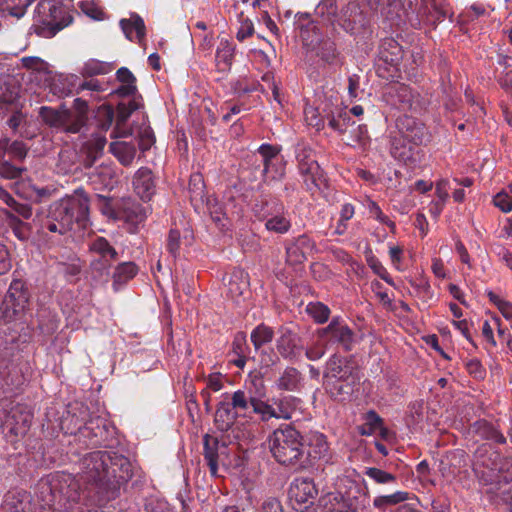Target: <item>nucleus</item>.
Returning a JSON list of instances; mask_svg holds the SVG:
<instances>
[{
	"label": "nucleus",
	"mask_w": 512,
	"mask_h": 512,
	"mask_svg": "<svg viewBox=\"0 0 512 512\" xmlns=\"http://www.w3.org/2000/svg\"><path fill=\"white\" fill-rule=\"evenodd\" d=\"M133 476L130 460L116 452L93 451L82 459L81 481L85 489L97 495V502H108L120 495V489Z\"/></svg>",
	"instance_id": "nucleus-1"
},
{
	"label": "nucleus",
	"mask_w": 512,
	"mask_h": 512,
	"mask_svg": "<svg viewBox=\"0 0 512 512\" xmlns=\"http://www.w3.org/2000/svg\"><path fill=\"white\" fill-rule=\"evenodd\" d=\"M37 493L42 506L54 512H73L78 506H86L80 503L85 490L81 488L79 480L73 474L64 471H57L42 478L37 485Z\"/></svg>",
	"instance_id": "nucleus-2"
},
{
	"label": "nucleus",
	"mask_w": 512,
	"mask_h": 512,
	"mask_svg": "<svg viewBox=\"0 0 512 512\" xmlns=\"http://www.w3.org/2000/svg\"><path fill=\"white\" fill-rule=\"evenodd\" d=\"M89 212V199L82 189H77L73 195L54 203L45 223V228L64 235L73 228L74 223L85 226Z\"/></svg>",
	"instance_id": "nucleus-3"
},
{
	"label": "nucleus",
	"mask_w": 512,
	"mask_h": 512,
	"mask_svg": "<svg viewBox=\"0 0 512 512\" xmlns=\"http://www.w3.org/2000/svg\"><path fill=\"white\" fill-rule=\"evenodd\" d=\"M323 379L327 391L334 398L346 400L353 394L360 377L352 360L333 354L325 363Z\"/></svg>",
	"instance_id": "nucleus-4"
},
{
	"label": "nucleus",
	"mask_w": 512,
	"mask_h": 512,
	"mask_svg": "<svg viewBox=\"0 0 512 512\" xmlns=\"http://www.w3.org/2000/svg\"><path fill=\"white\" fill-rule=\"evenodd\" d=\"M295 26L300 30V37L307 52L313 53L322 62L334 65L338 62L340 52L329 37H324L318 24L309 13H298Z\"/></svg>",
	"instance_id": "nucleus-5"
},
{
	"label": "nucleus",
	"mask_w": 512,
	"mask_h": 512,
	"mask_svg": "<svg viewBox=\"0 0 512 512\" xmlns=\"http://www.w3.org/2000/svg\"><path fill=\"white\" fill-rule=\"evenodd\" d=\"M273 457L283 465H301L304 457L303 438L290 425L276 429L269 437Z\"/></svg>",
	"instance_id": "nucleus-6"
},
{
	"label": "nucleus",
	"mask_w": 512,
	"mask_h": 512,
	"mask_svg": "<svg viewBox=\"0 0 512 512\" xmlns=\"http://www.w3.org/2000/svg\"><path fill=\"white\" fill-rule=\"evenodd\" d=\"M327 344L337 345L345 351H351L355 344V333L340 316L333 317L330 323L317 331Z\"/></svg>",
	"instance_id": "nucleus-7"
},
{
	"label": "nucleus",
	"mask_w": 512,
	"mask_h": 512,
	"mask_svg": "<svg viewBox=\"0 0 512 512\" xmlns=\"http://www.w3.org/2000/svg\"><path fill=\"white\" fill-rule=\"evenodd\" d=\"M28 300L29 294L24 283L19 279L13 280L1 305L4 320L11 321L22 313L28 304Z\"/></svg>",
	"instance_id": "nucleus-8"
},
{
	"label": "nucleus",
	"mask_w": 512,
	"mask_h": 512,
	"mask_svg": "<svg viewBox=\"0 0 512 512\" xmlns=\"http://www.w3.org/2000/svg\"><path fill=\"white\" fill-rule=\"evenodd\" d=\"M338 25L347 33L358 36L369 27V18L357 2H349L337 17Z\"/></svg>",
	"instance_id": "nucleus-9"
},
{
	"label": "nucleus",
	"mask_w": 512,
	"mask_h": 512,
	"mask_svg": "<svg viewBox=\"0 0 512 512\" xmlns=\"http://www.w3.org/2000/svg\"><path fill=\"white\" fill-rule=\"evenodd\" d=\"M89 249L95 257L91 267L101 274H109V269L118 259L115 248L104 237H97L90 243Z\"/></svg>",
	"instance_id": "nucleus-10"
},
{
	"label": "nucleus",
	"mask_w": 512,
	"mask_h": 512,
	"mask_svg": "<svg viewBox=\"0 0 512 512\" xmlns=\"http://www.w3.org/2000/svg\"><path fill=\"white\" fill-rule=\"evenodd\" d=\"M322 113H324V117H326L328 126L339 134L347 133L349 128L355 124L351 116H349L347 107L343 106L341 102H323Z\"/></svg>",
	"instance_id": "nucleus-11"
},
{
	"label": "nucleus",
	"mask_w": 512,
	"mask_h": 512,
	"mask_svg": "<svg viewBox=\"0 0 512 512\" xmlns=\"http://www.w3.org/2000/svg\"><path fill=\"white\" fill-rule=\"evenodd\" d=\"M258 382H262V377L252 376L245 382L243 389H238L230 397L229 403L239 416H247L250 408L256 398Z\"/></svg>",
	"instance_id": "nucleus-12"
},
{
	"label": "nucleus",
	"mask_w": 512,
	"mask_h": 512,
	"mask_svg": "<svg viewBox=\"0 0 512 512\" xmlns=\"http://www.w3.org/2000/svg\"><path fill=\"white\" fill-rule=\"evenodd\" d=\"M266 210L260 219L265 220V228L274 233L285 234L291 228V221L281 203L265 204Z\"/></svg>",
	"instance_id": "nucleus-13"
},
{
	"label": "nucleus",
	"mask_w": 512,
	"mask_h": 512,
	"mask_svg": "<svg viewBox=\"0 0 512 512\" xmlns=\"http://www.w3.org/2000/svg\"><path fill=\"white\" fill-rule=\"evenodd\" d=\"M299 175L302 178L304 189L311 195L316 193H323L328 188V181L324 171L318 162L310 163V165L303 164L298 169Z\"/></svg>",
	"instance_id": "nucleus-14"
},
{
	"label": "nucleus",
	"mask_w": 512,
	"mask_h": 512,
	"mask_svg": "<svg viewBox=\"0 0 512 512\" xmlns=\"http://www.w3.org/2000/svg\"><path fill=\"white\" fill-rule=\"evenodd\" d=\"M33 415L23 406H17L9 412L4 422V429L15 437L24 436L32 423Z\"/></svg>",
	"instance_id": "nucleus-15"
},
{
	"label": "nucleus",
	"mask_w": 512,
	"mask_h": 512,
	"mask_svg": "<svg viewBox=\"0 0 512 512\" xmlns=\"http://www.w3.org/2000/svg\"><path fill=\"white\" fill-rule=\"evenodd\" d=\"M315 249V242L306 234L300 235L286 246V262L298 265Z\"/></svg>",
	"instance_id": "nucleus-16"
},
{
	"label": "nucleus",
	"mask_w": 512,
	"mask_h": 512,
	"mask_svg": "<svg viewBox=\"0 0 512 512\" xmlns=\"http://www.w3.org/2000/svg\"><path fill=\"white\" fill-rule=\"evenodd\" d=\"M397 134L407 142L414 145H421L426 138V130L424 125L410 116L400 117L397 121Z\"/></svg>",
	"instance_id": "nucleus-17"
},
{
	"label": "nucleus",
	"mask_w": 512,
	"mask_h": 512,
	"mask_svg": "<svg viewBox=\"0 0 512 512\" xmlns=\"http://www.w3.org/2000/svg\"><path fill=\"white\" fill-rule=\"evenodd\" d=\"M418 145L407 142L406 139L395 134L391 140V155L398 161L412 165L419 160Z\"/></svg>",
	"instance_id": "nucleus-18"
},
{
	"label": "nucleus",
	"mask_w": 512,
	"mask_h": 512,
	"mask_svg": "<svg viewBox=\"0 0 512 512\" xmlns=\"http://www.w3.org/2000/svg\"><path fill=\"white\" fill-rule=\"evenodd\" d=\"M276 346L280 355L290 360L298 358L303 350L297 334L285 327L280 329V336L277 339Z\"/></svg>",
	"instance_id": "nucleus-19"
},
{
	"label": "nucleus",
	"mask_w": 512,
	"mask_h": 512,
	"mask_svg": "<svg viewBox=\"0 0 512 512\" xmlns=\"http://www.w3.org/2000/svg\"><path fill=\"white\" fill-rule=\"evenodd\" d=\"M135 193L143 200L149 201L155 194V181L152 171L147 167L139 168L133 177Z\"/></svg>",
	"instance_id": "nucleus-20"
},
{
	"label": "nucleus",
	"mask_w": 512,
	"mask_h": 512,
	"mask_svg": "<svg viewBox=\"0 0 512 512\" xmlns=\"http://www.w3.org/2000/svg\"><path fill=\"white\" fill-rule=\"evenodd\" d=\"M302 401L294 396L286 395L273 398V408L275 410L274 419L290 420L301 409Z\"/></svg>",
	"instance_id": "nucleus-21"
},
{
	"label": "nucleus",
	"mask_w": 512,
	"mask_h": 512,
	"mask_svg": "<svg viewBox=\"0 0 512 512\" xmlns=\"http://www.w3.org/2000/svg\"><path fill=\"white\" fill-rule=\"evenodd\" d=\"M89 181L95 189L112 190L117 183L115 170L109 165H100L88 175Z\"/></svg>",
	"instance_id": "nucleus-22"
},
{
	"label": "nucleus",
	"mask_w": 512,
	"mask_h": 512,
	"mask_svg": "<svg viewBox=\"0 0 512 512\" xmlns=\"http://www.w3.org/2000/svg\"><path fill=\"white\" fill-rule=\"evenodd\" d=\"M423 9L433 23L442 22L453 16L449 0H421Z\"/></svg>",
	"instance_id": "nucleus-23"
},
{
	"label": "nucleus",
	"mask_w": 512,
	"mask_h": 512,
	"mask_svg": "<svg viewBox=\"0 0 512 512\" xmlns=\"http://www.w3.org/2000/svg\"><path fill=\"white\" fill-rule=\"evenodd\" d=\"M256 398L254 399V404L252 406V412L259 416L260 420L263 422H268L275 416V410L273 408V398L270 402L265 401L264 398L266 396V387L264 381L258 382Z\"/></svg>",
	"instance_id": "nucleus-24"
},
{
	"label": "nucleus",
	"mask_w": 512,
	"mask_h": 512,
	"mask_svg": "<svg viewBox=\"0 0 512 512\" xmlns=\"http://www.w3.org/2000/svg\"><path fill=\"white\" fill-rule=\"evenodd\" d=\"M120 26L126 38L141 43L146 34L143 19L138 14H131L128 19H121Z\"/></svg>",
	"instance_id": "nucleus-25"
},
{
	"label": "nucleus",
	"mask_w": 512,
	"mask_h": 512,
	"mask_svg": "<svg viewBox=\"0 0 512 512\" xmlns=\"http://www.w3.org/2000/svg\"><path fill=\"white\" fill-rule=\"evenodd\" d=\"M327 504H329L331 512H359L356 497L344 496L341 492L329 493L327 495Z\"/></svg>",
	"instance_id": "nucleus-26"
},
{
	"label": "nucleus",
	"mask_w": 512,
	"mask_h": 512,
	"mask_svg": "<svg viewBox=\"0 0 512 512\" xmlns=\"http://www.w3.org/2000/svg\"><path fill=\"white\" fill-rule=\"evenodd\" d=\"M106 143L107 139L103 132L93 133L92 137L85 142L83 150L86 154V158L84 160L86 167L92 166L95 160L101 156Z\"/></svg>",
	"instance_id": "nucleus-27"
},
{
	"label": "nucleus",
	"mask_w": 512,
	"mask_h": 512,
	"mask_svg": "<svg viewBox=\"0 0 512 512\" xmlns=\"http://www.w3.org/2000/svg\"><path fill=\"white\" fill-rule=\"evenodd\" d=\"M371 10L380 15L391 23L399 17L400 3L398 0H365Z\"/></svg>",
	"instance_id": "nucleus-28"
},
{
	"label": "nucleus",
	"mask_w": 512,
	"mask_h": 512,
	"mask_svg": "<svg viewBox=\"0 0 512 512\" xmlns=\"http://www.w3.org/2000/svg\"><path fill=\"white\" fill-rule=\"evenodd\" d=\"M238 416L229 401L222 400L217 405L215 424L219 430L227 431L233 426Z\"/></svg>",
	"instance_id": "nucleus-29"
},
{
	"label": "nucleus",
	"mask_w": 512,
	"mask_h": 512,
	"mask_svg": "<svg viewBox=\"0 0 512 512\" xmlns=\"http://www.w3.org/2000/svg\"><path fill=\"white\" fill-rule=\"evenodd\" d=\"M219 449H225V446L220 445L217 438L209 435L204 437V458L213 477H216L218 472Z\"/></svg>",
	"instance_id": "nucleus-30"
},
{
	"label": "nucleus",
	"mask_w": 512,
	"mask_h": 512,
	"mask_svg": "<svg viewBox=\"0 0 512 512\" xmlns=\"http://www.w3.org/2000/svg\"><path fill=\"white\" fill-rule=\"evenodd\" d=\"M227 287L229 296L237 300L248 290V274L242 269H235L229 276Z\"/></svg>",
	"instance_id": "nucleus-31"
},
{
	"label": "nucleus",
	"mask_w": 512,
	"mask_h": 512,
	"mask_svg": "<svg viewBox=\"0 0 512 512\" xmlns=\"http://www.w3.org/2000/svg\"><path fill=\"white\" fill-rule=\"evenodd\" d=\"M235 47L228 40H221L215 55V65L219 72L230 70L234 58Z\"/></svg>",
	"instance_id": "nucleus-32"
},
{
	"label": "nucleus",
	"mask_w": 512,
	"mask_h": 512,
	"mask_svg": "<svg viewBox=\"0 0 512 512\" xmlns=\"http://www.w3.org/2000/svg\"><path fill=\"white\" fill-rule=\"evenodd\" d=\"M387 96L392 105L401 109L411 106L412 93L409 87L402 84H393L388 88Z\"/></svg>",
	"instance_id": "nucleus-33"
},
{
	"label": "nucleus",
	"mask_w": 512,
	"mask_h": 512,
	"mask_svg": "<svg viewBox=\"0 0 512 512\" xmlns=\"http://www.w3.org/2000/svg\"><path fill=\"white\" fill-rule=\"evenodd\" d=\"M110 151L124 166L131 165L136 155L135 145L129 142H113Z\"/></svg>",
	"instance_id": "nucleus-34"
},
{
	"label": "nucleus",
	"mask_w": 512,
	"mask_h": 512,
	"mask_svg": "<svg viewBox=\"0 0 512 512\" xmlns=\"http://www.w3.org/2000/svg\"><path fill=\"white\" fill-rule=\"evenodd\" d=\"M138 268L133 262H123L116 266L112 275L113 286L117 289L118 285H122L136 276Z\"/></svg>",
	"instance_id": "nucleus-35"
},
{
	"label": "nucleus",
	"mask_w": 512,
	"mask_h": 512,
	"mask_svg": "<svg viewBox=\"0 0 512 512\" xmlns=\"http://www.w3.org/2000/svg\"><path fill=\"white\" fill-rule=\"evenodd\" d=\"M337 9L336 0H320L315 8V15L321 18L324 23L334 25L338 17Z\"/></svg>",
	"instance_id": "nucleus-36"
},
{
	"label": "nucleus",
	"mask_w": 512,
	"mask_h": 512,
	"mask_svg": "<svg viewBox=\"0 0 512 512\" xmlns=\"http://www.w3.org/2000/svg\"><path fill=\"white\" fill-rule=\"evenodd\" d=\"M301 379L300 372L293 367H287L276 382L279 390L294 391L298 388Z\"/></svg>",
	"instance_id": "nucleus-37"
},
{
	"label": "nucleus",
	"mask_w": 512,
	"mask_h": 512,
	"mask_svg": "<svg viewBox=\"0 0 512 512\" xmlns=\"http://www.w3.org/2000/svg\"><path fill=\"white\" fill-rule=\"evenodd\" d=\"M117 79L122 85L117 89V93L121 96H131L136 92V78L131 71L125 67L117 71Z\"/></svg>",
	"instance_id": "nucleus-38"
},
{
	"label": "nucleus",
	"mask_w": 512,
	"mask_h": 512,
	"mask_svg": "<svg viewBox=\"0 0 512 512\" xmlns=\"http://www.w3.org/2000/svg\"><path fill=\"white\" fill-rule=\"evenodd\" d=\"M292 492L300 502H307L310 499H314L317 494L314 483L308 479L296 480Z\"/></svg>",
	"instance_id": "nucleus-39"
},
{
	"label": "nucleus",
	"mask_w": 512,
	"mask_h": 512,
	"mask_svg": "<svg viewBox=\"0 0 512 512\" xmlns=\"http://www.w3.org/2000/svg\"><path fill=\"white\" fill-rule=\"evenodd\" d=\"M363 419L365 423L359 427L361 435L370 436L383 425V419L374 410L367 411Z\"/></svg>",
	"instance_id": "nucleus-40"
},
{
	"label": "nucleus",
	"mask_w": 512,
	"mask_h": 512,
	"mask_svg": "<svg viewBox=\"0 0 512 512\" xmlns=\"http://www.w3.org/2000/svg\"><path fill=\"white\" fill-rule=\"evenodd\" d=\"M274 331L271 327L264 324L258 325L251 332V341L255 349H259L263 345L270 343L273 340Z\"/></svg>",
	"instance_id": "nucleus-41"
},
{
	"label": "nucleus",
	"mask_w": 512,
	"mask_h": 512,
	"mask_svg": "<svg viewBox=\"0 0 512 512\" xmlns=\"http://www.w3.org/2000/svg\"><path fill=\"white\" fill-rule=\"evenodd\" d=\"M307 314L318 324L327 322L330 317V309L322 302H310L306 306Z\"/></svg>",
	"instance_id": "nucleus-42"
},
{
	"label": "nucleus",
	"mask_w": 512,
	"mask_h": 512,
	"mask_svg": "<svg viewBox=\"0 0 512 512\" xmlns=\"http://www.w3.org/2000/svg\"><path fill=\"white\" fill-rule=\"evenodd\" d=\"M77 78L74 76H59L58 78H54L51 84V91L53 94L58 97H64L73 92V81Z\"/></svg>",
	"instance_id": "nucleus-43"
},
{
	"label": "nucleus",
	"mask_w": 512,
	"mask_h": 512,
	"mask_svg": "<svg viewBox=\"0 0 512 512\" xmlns=\"http://www.w3.org/2000/svg\"><path fill=\"white\" fill-rule=\"evenodd\" d=\"M409 499V493L397 491L390 495L377 496L373 500V505L378 509H385L388 506L396 505Z\"/></svg>",
	"instance_id": "nucleus-44"
},
{
	"label": "nucleus",
	"mask_w": 512,
	"mask_h": 512,
	"mask_svg": "<svg viewBox=\"0 0 512 512\" xmlns=\"http://www.w3.org/2000/svg\"><path fill=\"white\" fill-rule=\"evenodd\" d=\"M42 120L52 127L61 128L65 125V114L51 107L42 106L39 109Z\"/></svg>",
	"instance_id": "nucleus-45"
},
{
	"label": "nucleus",
	"mask_w": 512,
	"mask_h": 512,
	"mask_svg": "<svg viewBox=\"0 0 512 512\" xmlns=\"http://www.w3.org/2000/svg\"><path fill=\"white\" fill-rule=\"evenodd\" d=\"M305 121L309 126L321 130L325 127L326 117L322 113V104L319 107H306L304 110Z\"/></svg>",
	"instance_id": "nucleus-46"
},
{
	"label": "nucleus",
	"mask_w": 512,
	"mask_h": 512,
	"mask_svg": "<svg viewBox=\"0 0 512 512\" xmlns=\"http://www.w3.org/2000/svg\"><path fill=\"white\" fill-rule=\"evenodd\" d=\"M114 119V111L111 107L102 106L98 108L95 115V126L98 132H106L112 125Z\"/></svg>",
	"instance_id": "nucleus-47"
},
{
	"label": "nucleus",
	"mask_w": 512,
	"mask_h": 512,
	"mask_svg": "<svg viewBox=\"0 0 512 512\" xmlns=\"http://www.w3.org/2000/svg\"><path fill=\"white\" fill-rule=\"evenodd\" d=\"M19 98V87L12 82H0V104H14Z\"/></svg>",
	"instance_id": "nucleus-48"
},
{
	"label": "nucleus",
	"mask_w": 512,
	"mask_h": 512,
	"mask_svg": "<svg viewBox=\"0 0 512 512\" xmlns=\"http://www.w3.org/2000/svg\"><path fill=\"white\" fill-rule=\"evenodd\" d=\"M111 66L108 63L91 59L86 62L82 68V75L92 77L94 75H104L111 71Z\"/></svg>",
	"instance_id": "nucleus-49"
},
{
	"label": "nucleus",
	"mask_w": 512,
	"mask_h": 512,
	"mask_svg": "<svg viewBox=\"0 0 512 512\" xmlns=\"http://www.w3.org/2000/svg\"><path fill=\"white\" fill-rule=\"evenodd\" d=\"M366 261L371 270L378 275L382 280H384L388 285L396 287L395 282L391 278L387 269L382 265L377 257L370 254L366 257Z\"/></svg>",
	"instance_id": "nucleus-50"
},
{
	"label": "nucleus",
	"mask_w": 512,
	"mask_h": 512,
	"mask_svg": "<svg viewBox=\"0 0 512 512\" xmlns=\"http://www.w3.org/2000/svg\"><path fill=\"white\" fill-rule=\"evenodd\" d=\"M78 7L91 19L99 21L105 18L103 9L93 0H82L78 3Z\"/></svg>",
	"instance_id": "nucleus-51"
},
{
	"label": "nucleus",
	"mask_w": 512,
	"mask_h": 512,
	"mask_svg": "<svg viewBox=\"0 0 512 512\" xmlns=\"http://www.w3.org/2000/svg\"><path fill=\"white\" fill-rule=\"evenodd\" d=\"M285 175V163L283 157L273 161L270 166H264L263 176L266 179L280 180Z\"/></svg>",
	"instance_id": "nucleus-52"
},
{
	"label": "nucleus",
	"mask_w": 512,
	"mask_h": 512,
	"mask_svg": "<svg viewBox=\"0 0 512 512\" xmlns=\"http://www.w3.org/2000/svg\"><path fill=\"white\" fill-rule=\"evenodd\" d=\"M281 148L276 145L262 144L258 148V153L262 157L263 166H270V164L281 157Z\"/></svg>",
	"instance_id": "nucleus-53"
},
{
	"label": "nucleus",
	"mask_w": 512,
	"mask_h": 512,
	"mask_svg": "<svg viewBox=\"0 0 512 512\" xmlns=\"http://www.w3.org/2000/svg\"><path fill=\"white\" fill-rule=\"evenodd\" d=\"M364 473L378 484H388L396 480L393 474L376 467H368L365 469Z\"/></svg>",
	"instance_id": "nucleus-54"
},
{
	"label": "nucleus",
	"mask_w": 512,
	"mask_h": 512,
	"mask_svg": "<svg viewBox=\"0 0 512 512\" xmlns=\"http://www.w3.org/2000/svg\"><path fill=\"white\" fill-rule=\"evenodd\" d=\"M189 192L191 194V200L204 199V180L201 174H192L189 180Z\"/></svg>",
	"instance_id": "nucleus-55"
},
{
	"label": "nucleus",
	"mask_w": 512,
	"mask_h": 512,
	"mask_svg": "<svg viewBox=\"0 0 512 512\" xmlns=\"http://www.w3.org/2000/svg\"><path fill=\"white\" fill-rule=\"evenodd\" d=\"M296 159L298 162V169L302 167L303 164L310 165V163H315L317 160L313 156V151L310 147L304 144H298L295 150Z\"/></svg>",
	"instance_id": "nucleus-56"
},
{
	"label": "nucleus",
	"mask_w": 512,
	"mask_h": 512,
	"mask_svg": "<svg viewBox=\"0 0 512 512\" xmlns=\"http://www.w3.org/2000/svg\"><path fill=\"white\" fill-rule=\"evenodd\" d=\"M25 170V168L14 166L8 161L0 162V176L4 179H17Z\"/></svg>",
	"instance_id": "nucleus-57"
},
{
	"label": "nucleus",
	"mask_w": 512,
	"mask_h": 512,
	"mask_svg": "<svg viewBox=\"0 0 512 512\" xmlns=\"http://www.w3.org/2000/svg\"><path fill=\"white\" fill-rule=\"evenodd\" d=\"M368 211L372 217H374L377 221L382 224L387 225L392 231L395 230L396 226L393 221H391L381 210L378 204L374 201H370L368 204Z\"/></svg>",
	"instance_id": "nucleus-58"
},
{
	"label": "nucleus",
	"mask_w": 512,
	"mask_h": 512,
	"mask_svg": "<svg viewBox=\"0 0 512 512\" xmlns=\"http://www.w3.org/2000/svg\"><path fill=\"white\" fill-rule=\"evenodd\" d=\"M123 217L134 223L142 222L145 219L144 209L137 204H130L124 209Z\"/></svg>",
	"instance_id": "nucleus-59"
},
{
	"label": "nucleus",
	"mask_w": 512,
	"mask_h": 512,
	"mask_svg": "<svg viewBox=\"0 0 512 512\" xmlns=\"http://www.w3.org/2000/svg\"><path fill=\"white\" fill-rule=\"evenodd\" d=\"M206 205L212 220L215 223H221L225 216L222 206L217 202L216 199H207Z\"/></svg>",
	"instance_id": "nucleus-60"
},
{
	"label": "nucleus",
	"mask_w": 512,
	"mask_h": 512,
	"mask_svg": "<svg viewBox=\"0 0 512 512\" xmlns=\"http://www.w3.org/2000/svg\"><path fill=\"white\" fill-rule=\"evenodd\" d=\"M180 249V232L176 229H171L167 240V250L169 253L176 257Z\"/></svg>",
	"instance_id": "nucleus-61"
},
{
	"label": "nucleus",
	"mask_w": 512,
	"mask_h": 512,
	"mask_svg": "<svg viewBox=\"0 0 512 512\" xmlns=\"http://www.w3.org/2000/svg\"><path fill=\"white\" fill-rule=\"evenodd\" d=\"M493 203L496 207L505 213L512 210V199L505 192H499L496 194L493 198Z\"/></svg>",
	"instance_id": "nucleus-62"
},
{
	"label": "nucleus",
	"mask_w": 512,
	"mask_h": 512,
	"mask_svg": "<svg viewBox=\"0 0 512 512\" xmlns=\"http://www.w3.org/2000/svg\"><path fill=\"white\" fill-rule=\"evenodd\" d=\"M466 369L476 379H483L485 377L486 371L481 362L476 358L467 361Z\"/></svg>",
	"instance_id": "nucleus-63"
},
{
	"label": "nucleus",
	"mask_w": 512,
	"mask_h": 512,
	"mask_svg": "<svg viewBox=\"0 0 512 512\" xmlns=\"http://www.w3.org/2000/svg\"><path fill=\"white\" fill-rule=\"evenodd\" d=\"M325 354V345L321 342H315L309 346L305 351V356L311 361L321 359Z\"/></svg>",
	"instance_id": "nucleus-64"
}]
</instances>
